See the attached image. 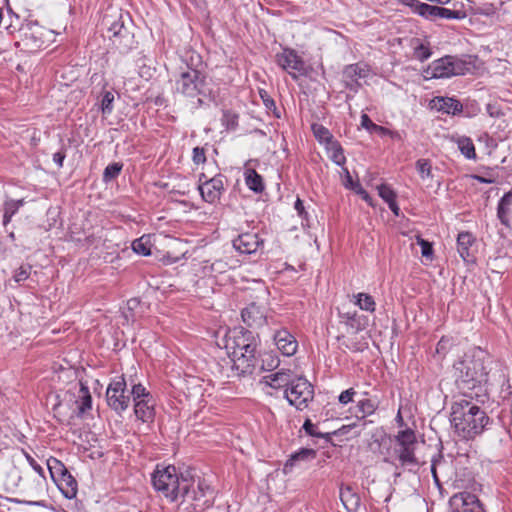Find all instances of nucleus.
<instances>
[{
	"instance_id": "f257e3e1",
	"label": "nucleus",
	"mask_w": 512,
	"mask_h": 512,
	"mask_svg": "<svg viewBox=\"0 0 512 512\" xmlns=\"http://www.w3.org/2000/svg\"><path fill=\"white\" fill-rule=\"evenodd\" d=\"M489 355L479 347L464 354L453 365V377L459 390L466 394L475 388H481L488 382Z\"/></svg>"
},
{
	"instance_id": "f03ea898",
	"label": "nucleus",
	"mask_w": 512,
	"mask_h": 512,
	"mask_svg": "<svg viewBox=\"0 0 512 512\" xmlns=\"http://www.w3.org/2000/svg\"><path fill=\"white\" fill-rule=\"evenodd\" d=\"M450 421L458 435L471 439L483 432L489 417L472 400L460 399L451 406Z\"/></svg>"
},
{
	"instance_id": "7ed1b4c3",
	"label": "nucleus",
	"mask_w": 512,
	"mask_h": 512,
	"mask_svg": "<svg viewBox=\"0 0 512 512\" xmlns=\"http://www.w3.org/2000/svg\"><path fill=\"white\" fill-rule=\"evenodd\" d=\"M186 478L187 474L179 473L173 465H157L152 474V485L156 491L174 502L180 499L182 483Z\"/></svg>"
},
{
	"instance_id": "20e7f679",
	"label": "nucleus",
	"mask_w": 512,
	"mask_h": 512,
	"mask_svg": "<svg viewBox=\"0 0 512 512\" xmlns=\"http://www.w3.org/2000/svg\"><path fill=\"white\" fill-rule=\"evenodd\" d=\"M182 485L180 499L189 503L195 512H202L212 505L213 490L205 480L198 479L195 485V480L187 474Z\"/></svg>"
},
{
	"instance_id": "39448f33",
	"label": "nucleus",
	"mask_w": 512,
	"mask_h": 512,
	"mask_svg": "<svg viewBox=\"0 0 512 512\" xmlns=\"http://www.w3.org/2000/svg\"><path fill=\"white\" fill-rule=\"evenodd\" d=\"M470 71V63L455 56H445L434 60L424 71L425 78H449L464 75Z\"/></svg>"
},
{
	"instance_id": "423d86ee",
	"label": "nucleus",
	"mask_w": 512,
	"mask_h": 512,
	"mask_svg": "<svg viewBox=\"0 0 512 512\" xmlns=\"http://www.w3.org/2000/svg\"><path fill=\"white\" fill-rule=\"evenodd\" d=\"M206 77L199 70L187 66L179 73L175 80V90L177 93L194 98L205 94Z\"/></svg>"
},
{
	"instance_id": "0eeeda50",
	"label": "nucleus",
	"mask_w": 512,
	"mask_h": 512,
	"mask_svg": "<svg viewBox=\"0 0 512 512\" xmlns=\"http://www.w3.org/2000/svg\"><path fill=\"white\" fill-rule=\"evenodd\" d=\"M47 467L52 480L63 496L67 499L75 498L78 492V484L65 465L60 460L50 457L47 460Z\"/></svg>"
},
{
	"instance_id": "6e6552de",
	"label": "nucleus",
	"mask_w": 512,
	"mask_h": 512,
	"mask_svg": "<svg viewBox=\"0 0 512 512\" xmlns=\"http://www.w3.org/2000/svg\"><path fill=\"white\" fill-rule=\"evenodd\" d=\"M284 397L291 406L298 410H304L314 398V388L306 378L294 377L288 388L285 389Z\"/></svg>"
},
{
	"instance_id": "1a4fd4ad",
	"label": "nucleus",
	"mask_w": 512,
	"mask_h": 512,
	"mask_svg": "<svg viewBox=\"0 0 512 512\" xmlns=\"http://www.w3.org/2000/svg\"><path fill=\"white\" fill-rule=\"evenodd\" d=\"M113 16L105 15L103 22L108 26V32L110 33L109 38L113 45L121 52H127L131 49L134 43V36L130 30L125 27L120 15L118 19H112Z\"/></svg>"
},
{
	"instance_id": "9d476101",
	"label": "nucleus",
	"mask_w": 512,
	"mask_h": 512,
	"mask_svg": "<svg viewBox=\"0 0 512 512\" xmlns=\"http://www.w3.org/2000/svg\"><path fill=\"white\" fill-rule=\"evenodd\" d=\"M395 452L401 465H416L415 447L417 444L416 434L412 429H405L395 436Z\"/></svg>"
},
{
	"instance_id": "9b49d317",
	"label": "nucleus",
	"mask_w": 512,
	"mask_h": 512,
	"mask_svg": "<svg viewBox=\"0 0 512 512\" xmlns=\"http://www.w3.org/2000/svg\"><path fill=\"white\" fill-rule=\"evenodd\" d=\"M256 356L245 355L242 352H231L229 359L222 366V374L227 378L241 377L251 374L256 366Z\"/></svg>"
},
{
	"instance_id": "f8f14e48",
	"label": "nucleus",
	"mask_w": 512,
	"mask_h": 512,
	"mask_svg": "<svg viewBox=\"0 0 512 512\" xmlns=\"http://www.w3.org/2000/svg\"><path fill=\"white\" fill-rule=\"evenodd\" d=\"M126 381L123 376L114 378L106 390L108 406L116 413L121 414L130 404V396L126 394Z\"/></svg>"
},
{
	"instance_id": "ddd939ff",
	"label": "nucleus",
	"mask_w": 512,
	"mask_h": 512,
	"mask_svg": "<svg viewBox=\"0 0 512 512\" xmlns=\"http://www.w3.org/2000/svg\"><path fill=\"white\" fill-rule=\"evenodd\" d=\"M276 62L294 80L309 73V67L305 61L293 49L285 48L281 53L276 54Z\"/></svg>"
},
{
	"instance_id": "4468645a",
	"label": "nucleus",
	"mask_w": 512,
	"mask_h": 512,
	"mask_svg": "<svg viewBox=\"0 0 512 512\" xmlns=\"http://www.w3.org/2000/svg\"><path fill=\"white\" fill-rule=\"evenodd\" d=\"M453 512H484L481 502L476 495L469 492H460L450 498Z\"/></svg>"
},
{
	"instance_id": "2eb2a0df",
	"label": "nucleus",
	"mask_w": 512,
	"mask_h": 512,
	"mask_svg": "<svg viewBox=\"0 0 512 512\" xmlns=\"http://www.w3.org/2000/svg\"><path fill=\"white\" fill-rule=\"evenodd\" d=\"M198 190L205 202L209 204L218 202L224 191V176L218 174L209 180H205L203 185H198Z\"/></svg>"
},
{
	"instance_id": "dca6fc26",
	"label": "nucleus",
	"mask_w": 512,
	"mask_h": 512,
	"mask_svg": "<svg viewBox=\"0 0 512 512\" xmlns=\"http://www.w3.org/2000/svg\"><path fill=\"white\" fill-rule=\"evenodd\" d=\"M241 317L243 322L251 328L263 327L267 322L265 308L256 303H251L245 307L241 312Z\"/></svg>"
},
{
	"instance_id": "f3484780",
	"label": "nucleus",
	"mask_w": 512,
	"mask_h": 512,
	"mask_svg": "<svg viewBox=\"0 0 512 512\" xmlns=\"http://www.w3.org/2000/svg\"><path fill=\"white\" fill-rule=\"evenodd\" d=\"M273 339L277 348L285 356H292L296 353L298 342L296 338L285 328L277 330Z\"/></svg>"
},
{
	"instance_id": "a211bd4d",
	"label": "nucleus",
	"mask_w": 512,
	"mask_h": 512,
	"mask_svg": "<svg viewBox=\"0 0 512 512\" xmlns=\"http://www.w3.org/2000/svg\"><path fill=\"white\" fill-rule=\"evenodd\" d=\"M263 244V240L256 233H242L233 240V247L242 254L255 253Z\"/></svg>"
},
{
	"instance_id": "6ab92c4d",
	"label": "nucleus",
	"mask_w": 512,
	"mask_h": 512,
	"mask_svg": "<svg viewBox=\"0 0 512 512\" xmlns=\"http://www.w3.org/2000/svg\"><path fill=\"white\" fill-rule=\"evenodd\" d=\"M134 413L143 423H152L155 418V400L153 397L134 401Z\"/></svg>"
},
{
	"instance_id": "aec40b11",
	"label": "nucleus",
	"mask_w": 512,
	"mask_h": 512,
	"mask_svg": "<svg viewBox=\"0 0 512 512\" xmlns=\"http://www.w3.org/2000/svg\"><path fill=\"white\" fill-rule=\"evenodd\" d=\"M293 378L294 374L291 370L281 369L275 373L264 376L261 383L273 389L288 388Z\"/></svg>"
},
{
	"instance_id": "412c9836",
	"label": "nucleus",
	"mask_w": 512,
	"mask_h": 512,
	"mask_svg": "<svg viewBox=\"0 0 512 512\" xmlns=\"http://www.w3.org/2000/svg\"><path fill=\"white\" fill-rule=\"evenodd\" d=\"M252 341H256L255 336L249 330L234 331V335L229 338L227 347L232 349V352L241 353L242 350L251 345Z\"/></svg>"
},
{
	"instance_id": "4be33fe9",
	"label": "nucleus",
	"mask_w": 512,
	"mask_h": 512,
	"mask_svg": "<svg viewBox=\"0 0 512 512\" xmlns=\"http://www.w3.org/2000/svg\"><path fill=\"white\" fill-rule=\"evenodd\" d=\"M316 451L311 448H301L299 451L291 454L289 459L286 461L283 471L284 473H290L292 468L301 462H307L316 458Z\"/></svg>"
},
{
	"instance_id": "5701e85b",
	"label": "nucleus",
	"mask_w": 512,
	"mask_h": 512,
	"mask_svg": "<svg viewBox=\"0 0 512 512\" xmlns=\"http://www.w3.org/2000/svg\"><path fill=\"white\" fill-rule=\"evenodd\" d=\"M512 215V191H509L504 194V196L499 200L497 207V217L500 222L509 226L510 219Z\"/></svg>"
},
{
	"instance_id": "b1692460",
	"label": "nucleus",
	"mask_w": 512,
	"mask_h": 512,
	"mask_svg": "<svg viewBox=\"0 0 512 512\" xmlns=\"http://www.w3.org/2000/svg\"><path fill=\"white\" fill-rule=\"evenodd\" d=\"M434 107L438 111L452 115L462 112L463 109L460 101L449 97H437L434 100Z\"/></svg>"
},
{
	"instance_id": "393cba45",
	"label": "nucleus",
	"mask_w": 512,
	"mask_h": 512,
	"mask_svg": "<svg viewBox=\"0 0 512 512\" xmlns=\"http://www.w3.org/2000/svg\"><path fill=\"white\" fill-rule=\"evenodd\" d=\"M474 242V238L469 232H461L457 238V250L461 258L465 262L473 261V255L470 252V248Z\"/></svg>"
},
{
	"instance_id": "a878e982",
	"label": "nucleus",
	"mask_w": 512,
	"mask_h": 512,
	"mask_svg": "<svg viewBox=\"0 0 512 512\" xmlns=\"http://www.w3.org/2000/svg\"><path fill=\"white\" fill-rule=\"evenodd\" d=\"M78 391H77V409L80 415L84 414L87 410H90L92 407V397L87 385L83 382L78 383Z\"/></svg>"
},
{
	"instance_id": "bb28decb",
	"label": "nucleus",
	"mask_w": 512,
	"mask_h": 512,
	"mask_svg": "<svg viewBox=\"0 0 512 512\" xmlns=\"http://www.w3.org/2000/svg\"><path fill=\"white\" fill-rule=\"evenodd\" d=\"M245 183L247 187L255 193H261L264 191V182L260 174L254 169H247L245 172Z\"/></svg>"
},
{
	"instance_id": "cd10ccee",
	"label": "nucleus",
	"mask_w": 512,
	"mask_h": 512,
	"mask_svg": "<svg viewBox=\"0 0 512 512\" xmlns=\"http://www.w3.org/2000/svg\"><path fill=\"white\" fill-rule=\"evenodd\" d=\"M340 499L347 510L355 509L360 502L359 496L350 487L341 488Z\"/></svg>"
},
{
	"instance_id": "c85d7f7f",
	"label": "nucleus",
	"mask_w": 512,
	"mask_h": 512,
	"mask_svg": "<svg viewBox=\"0 0 512 512\" xmlns=\"http://www.w3.org/2000/svg\"><path fill=\"white\" fill-rule=\"evenodd\" d=\"M24 204V200H7L4 203L3 224L6 226L12 217L18 212L19 208Z\"/></svg>"
},
{
	"instance_id": "c756f323",
	"label": "nucleus",
	"mask_w": 512,
	"mask_h": 512,
	"mask_svg": "<svg viewBox=\"0 0 512 512\" xmlns=\"http://www.w3.org/2000/svg\"><path fill=\"white\" fill-rule=\"evenodd\" d=\"M379 401L377 398H365L357 403L358 411L361 413V417L365 418L372 415L378 408Z\"/></svg>"
},
{
	"instance_id": "7c9ffc66",
	"label": "nucleus",
	"mask_w": 512,
	"mask_h": 512,
	"mask_svg": "<svg viewBox=\"0 0 512 512\" xmlns=\"http://www.w3.org/2000/svg\"><path fill=\"white\" fill-rule=\"evenodd\" d=\"M457 146L461 153L467 158V159H475L476 158V152L475 147L472 142V140L469 137L461 136L458 137L456 140Z\"/></svg>"
},
{
	"instance_id": "2f4dec72",
	"label": "nucleus",
	"mask_w": 512,
	"mask_h": 512,
	"mask_svg": "<svg viewBox=\"0 0 512 512\" xmlns=\"http://www.w3.org/2000/svg\"><path fill=\"white\" fill-rule=\"evenodd\" d=\"M356 301L355 304L364 311L374 312L375 311V301L373 297L366 293H358L355 295Z\"/></svg>"
},
{
	"instance_id": "473e14b6",
	"label": "nucleus",
	"mask_w": 512,
	"mask_h": 512,
	"mask_svg": "<svg viewBox=\"0 0 512 512\" xmlns=\"http://www.w3.org/2000/svg\"><path fill=\"white\" fill-rule=\"evenodd\" d=\"M343 76L347 80H358V78L366 76V70L359 64H351L345 67Z\"/></svg>"
},
{
	"instance_id": "72a5a7b5",
	"label": "nucleus",
	"mask_w": 512,
	"mask_h": 512,
	"mask_svg": "<svg viewBox=\"0 0 512 512\" xmlns=\"http://www.w3.org/2000/svg\"><path fill=\"white\" fill-rule=\"evenodd\" d=\"M466 14L465 12L461 10H451L448 8L440 7L438 6V12L436 13V20L437 19H463L465 18Z\"/></svg>"
},
{
	"instance_id": "f704fd0d",
	"label": "nucleus",
	"mask_w": 512,
	"mask_h": 512,
	"mask_svg": "<svg viewBox=\"0 0 512 512\" xmlns=\"http://www.w3.org/2000/svg\"><path fill=\"white\" fill-rule=\"evenodd\" d=\"M132 249L135 253L142 256H148L151 254V246L149 240L145 237H140L134 240L132 243Z\"/></svg>"
},
{
	"instance_id": "c9c22d12",
	"label": "nucleus",
	"mask_w": 512,
	"mask_h": 512,
	"mask_svg": "<svg viewBox=\"0 0 512 512\" xmlns=\"http://www.w3.org/2000/svg\"><path fill=\"white\" fill-rule=\"evenodd\" d=\"M361 126L370 133L386 134L388 132L387 128L373 123L370 117L365 113L361 115Z\"/></svg>"
},
{
	"instance_id": "e433bc0d",
	"label": "nucleus",
	"mask_w": 512,
	"mask_h": 512,
	"mask_svg": "<svg viewBox=\"0 0 512 512\" xmlns=\"http://www.w3.org/2000/svg\"><path fill=\"white\" fill-rule=\"evenodd\" d=\"M303 429L310 436L318 437V438H325L328 441L331 440L332 435L336 434V432L322 433V432L317 431V425L313 424L310 419H306V421L303 424Z\"/></svg>"
},
{
	"instance_id": "4c0bfd02",
	"label": "nucleus",
	"mask_w": 512,
	"mask_h": 512,
	"mask_svg": "<svg viewBox=\"0 0 512 512\" xmlns=\"http://www.w3.org/2000/svg\"><path fill=\"white\" fill-rule=\"evenodd\" d=\"M122 167H123V165L118 162H113V163L109 164L104 169L103 181L107 183V182L112 181L116 177H118V175L120 174V172L122 170Z\"/></svg>"
},
{
	"instance_id": "58836bf2",
	"label": "nucleus",
	"mask_w": 512,
	"mask_h": 512,
	"mask_svg": "<svg viewBox=\"0 0 512 512\" xmlns=\"http://www.w3.org/2000/svg\"><path fill=\"white\" fill-rule=\"evenodd\" d=\"M331 160L338 166H343L346 162V158L343 153L342 147L337 142L331 144Z\"/></svg>"
},
{
	"instance_id": "ea45409f",
	"label": "nucleus",
	"mask_w": 512,
	"mask_h": 512,
	"mask_svg": "<svg viewBox=\"0 0 512 512\" xmlns=\"http://www.w3.org/2000/svg\"><path fill=\"white\" fill-rule=\"evenodd\" d=\"M416 168L422 179L432 177V166L428 159H419Z\"/></svg>"
},
{
	"instance_id": "a19ab883",
	"label": "nucleus",
	"mask_w": 512,
	"mask_h": 512,
	"mask_svg": "<svg viewBox=\"0 0 512 512\" xmlns=\"http://www.w3.org/2000/svg\"><path fill=\"white\" fill-rule=\"evenodd\" d=\"M114 94L111 91H105L101 100V111L105 115L113 111Z\"/></svg>"
},
{
	"instance_id": "79ce46f5",
	"label": "nucleus",
	"mask_w": 512,
	"mask_h": 512,
	"mask_svg": "<svg viewBox=\"0 0 512 512\" xmlns=\"http://www.w3.org/2000/svg\"><path fill=\"white\" fill-rule=\"evenodd\" d=\"M379 196L388 204L396 199L395 191L387 184L377 186Z\"/></svg>"
},
{
	"instance_id": "37998d69",
	"label": "nucleus",
	"mask_w": 512,
	"mask_h": 512,
	"mask_svg": "<svg viewBox=\"0 0 512 512\" xmlns=\"http://www.w3.org/2000/svg\"><path fill=\"white\" fill-rule=\"evenodd\" d=\"M312 129H313L315 137L320 142H327L328 143V142H330L332 140L331 133L324 126H322V125H313Z\"/></svg>"
},
{
	"instance_id": "c03bdc74",
	"label": "nucleus",
	"mask_w": 512,
	"mask_h": 512,
	"mask_svg": "<svg viewBox=\"0 0 512 512\" xmlns=\"http://www.w3.org/2000/svg\"><path fill=\"white\" fill-rule=\"evenodd\" d=\"M131 395L133 397V401L153 397L152 394L142 384L133 385L131 389Z\"/></svg>"
},
{
	"instance_id": "a18cd8bd",
	"label": "nucleus",
	"mask_w": 512,
	"mask_h": 512,
	"mask_svg": "<svg viewBox=\"0 0 512 512\" xmlns=\"http://www.w3.org/2000/svg\"><path fill=\"white\" fill-rule=\"evenodd\" d=\"M259 94L266 109L273 111L276 117H280L279 113L277 112L276 104L274 100L268 95V93L265 90H260Z\"/></svg>"
},
{
	"instance_id": "49530a36",
	"label": "nucleus",
	"mask_w": 512,
	"mask_h": 512,
	"mask_svg": "<svg viewBox=\"0 0 512 512\" xmlns=\"http://www.w3.org/2000/svg\"><path fill=\"white\" fill-rule=\"evenodd\" d=\"M421 8H422V10L419 14L420 16H422L428 20H431V21L436 20V13L438 12V6L429 5V4L424 3V5L421 6Z\"/></svg>"
},
{
	"instance_id": "de8ad7c7",
	"label": "nucleus",
	"mask_w": 512,
	"mask_h": 512,
	"mask_svg": "<svg viewBox=\"0 0 512 512\" xmlns=\"http://www.w3.org/2000/svg\"><path fill=\"white\" fill-rule=\"evenodd\" d=\"M31 265H21L18 269L15 270L14 280L16 282H22L28 279L31 273Z\"/></svg>"
},
{
	"instance_id": "09e8293b",
	"label": "nucleus",
	"mask_w": 512,
	"mask_h": 512,
	"mask_svg": "<svg viewBox=\"0 0 512 512\" xmlns=\"http://www.w3.org/2000/svg\"><path fill=\"white\" fill-rule=\"evenodd\" d=\"M237 115L229 112V111H225L223 113V117H222V124L227 128V129H235L238 122H237Z\"/></svg>"
},
{
	"instance_id": "8fccbe9b",
	"label": "nucleus",
	"mask_w": 512,
	"mask_h": 512,
	"mask_svg": "<svg viewBox=\"0 0 512 512\" xmlns=\"http://www.w3.org/2000/svg\"><path fill=\"white\" fill-rule=\"evenodd\" d=\"M414 56L419 61H425L431 56V51L429 47L425 46L424 44H420L415 48Z\"/></svg>"
},
{
	"instance_id": "3c124183",
	"label": "nucleus",
	"mask_w": 512,
	"mask_h": 512,
	"mask_svg": "<svg viewBox=\"0 0 512 512\" xmlns=\"http://www.w3.org/2000/svg\"><path fill=\"white\" fill-rule=\"evenodd\" d=\"M192 161L194 164H204L206 162L205 150L202 147H195L192 153Z\"/></svg>"
},
{
	"instance_id": "603ef678",
	"label": "nucleus",
	"mask_w": 512,
	"mask_h": 512,
	"mask_svg": "<svg viewBox=\"0 0 512 512\" xmlns=\"http://www.w3.org/2000/svg\"><path fill=\"white\" fill-rule=\"evenodd\" d=\"M417 242L421 246L422 256L426 257V258H430L433 254L432 245L428 241L422 239L419 236L417 237Z\"/></svg>"
},
{
	"instance_id": "864d4df0",
	"label": "nucleus",
	"mask_w": 512,
	"mask_h": 512,
	"mask_svg": "<svg viewBox=\"0 0 512 512\" xmlns=\"http://www.w3.org/2000/svg\"><path fill=\"white\" fill-rule=\"evenodd\" d=\"M355 395L356 391L354 390V388H349L340 393L338 400L341 404L346 405L353 401Z\"/></svg>"
},
{
	"instance_id": "5fc2aeb1",
	"label": "nucleus",
	"mask_w": 512,
	"mask_h": 512,
	"mask_svg": "<svg viewBox=\"0 0 512 512\" xmlns=\"http://www.w3.org/2000/svg\"><path fill=\"white\" fill-rule=\"evenodd\" d=\"M22 453L25 456V458L27 459V461L30 464V466L33 468V470L36 471L41 477L44 478V470H43V468L27 452L22 450Z\"/></svg>"
},
{
	"instance_id": "6e6d98bb",
	"label": "nucleus",
	"mask_w": 512,
	"mask_h": 512,
	"mask_svg": "<svg viewBox=\"0 0 512 512\" xmlns=\"http://www.w3.org/2000/svg\"><path fill=\"white\" fill-rule=\"evenodd\" d=\"M401 3H403L404 5L408 6L411 8V10L416 13V14H420L422 8L421 6L424 5L423 2L419 1V0H400Z\"/></svg>"
},
{
	"instance_id": "4d7b16f0",
	"label": "nucleus",
	"mask_w": 512,
	"mask_h": 512,
	"mask_svg": "<svg viewBox=\"0 0 512 512\" xmlns=\"http://www.w3.org/2000/svg\"><path fill=\"white\" fill-rule=\"evenodd\" d=\"M342 345L345 346L346 349L352 351V352H359L364 349L365 344H360L354 341L353 339H348L347 341H344Z\"/></svg>"
},
{
	"instance_id": "13d9d810",
	"label": "nucleus",
	"mask_w": 512,
	"mask_h": 512,
	"mask_svg": "<svg viewBox=\"0 0 512 512\" xmlns=\"http://www.w3.org/2000/svg\"><path fill=\"white\" fill-rule=\"evenodd\" d=\"M343 171L345 173V180L343 182L344 186L348 189L356 190V183L353 182L352 176L350 175V172L347 168H343Z\"/></svg>"
},
{
	"instance_id": "bf43d9fd",
	"label": "nucleus",
	"mask_w": 512,
	"mask_h": 512,
	"mask_svg": "<svg viewBox=\"0 0 512 512\" xmlns=\"http://www.w3.org/2000/svg\"><path fill=\"white\" fill-rule=\"evenodd\" d=\"M356 190L355 192L357 194H359L363 200H365L367 203H369L370 205H372V198L370 197V195L368 194V192L366 190H364L362 188V186L360 185V183L356 182Z\"/></svg>"
},
{
	"instance_id": "052dcab7",
	"label": "nucleus",
	"mask_w": 512,
	"mask_h": 512,
	"mask_svg": "<svg viewBox=\"0 0 512 512\" xmlns=\"http://www.w3.org/2000/svg\"><path fill=\"white\" fill-rule=\"evenodd\" d=\"M294 208L300 217L307 218L308 213L305 211L304 204H303L302 200L297 198V200L294 204Z\"/></svg>"
},
{
	"instance_id": "680f3d73",
	"label": "nucleus",
	"mask_w": 512,
	"mask_h": 512,
	"mask_svg": "<svg viewBox=\"0 0 512 512\" xmlns=\"http://www.w3.org/2000/svg\"><path fill=\"white\" fill-rule=\"evenodd\" d=\"M65 157H66V154L64 151H58L53 154V161L56 163V165L59 168H61L63 166Z\"/></svg>"
},
{
	"instance_id": "e2e57ef3",
	"label": "nucleus",
	"mask_w": 512,
	"mask_h": 512,
	"mask_svg": "<svg viewBox=\"0 0 512 512\" xmlns=\"http://www.w3.org/2000/svg\"><path fill=\"white\" fill-rule=\"evenodd\" d=\"M269 362L267 363V367L265 366L266 360H262V369L263 370H272L273 368L277 367L278 360L274 359L272 356L268 355Z\"/></svg>"
},
{
	"instance_id": "0e129e2a",
	"label": "nucleus",
	"mask_w": 512,
	"mask_h": 512,
	"mask_svg": "<svg viewBox=\"0 0 512 512\" xmlns=\"http://www.w3.org/2000/svg\"><path fill=\"white\" fill-rule=\"evenodd\" d=\"M256 348H257V340L252 341L251 345H248L242 350V353L245 355L256 356Z\"/></svg>"
},
{
	"instance_id": "69168bd1",
	"label": "nucleus",
	"mask_w": 512,
	"mask_h": 512,
	"mask_svg": "<svg viewBox=\"0 0 512 512\" xmlns=\"http://www.w3.org/2000/svg\"><path fill=\"white\" fill-rule=\"evenodd\" d=\"M345 83H346L347 88H349L350 90H353L355 92H357V90L360 87V83L358 82V80L351 81V80L345 79Z\"/></svg>"
},
{
	"instance_id": "338daca9",
	"label": "nucleus",
	"mask_w": 512,
	"mask_h": 512,
	"mask_svg": "<svg viewBox=\"0 0 512 512\" xmlns=\"http://www.w3.org/2000/svg\"><path fill=\"white\" fill-rule=\"evenodd\" d=\"M388 206L394 215L399 216L400 208L396 202V199H394L392 202H389Z\"/></svg>"
},
{
	"instance_id": "774afa93",
	"label": "nucleus",
	"mask_w": 512,
	"mask_h": 512,
	"mask_svg": "<svg viewBox=\"0 0 512 512\" xmlns=\"http://www.w3.org/2000/svg\"><path fill=\"white\" fill-rule=\"evenodd\" d=\"M431 473L433 475V479H434L435 483L439 486L440 485V481H439V478L437 476L435 462H433L432 465H431Z\"/></svg>"
}]
</instances>
